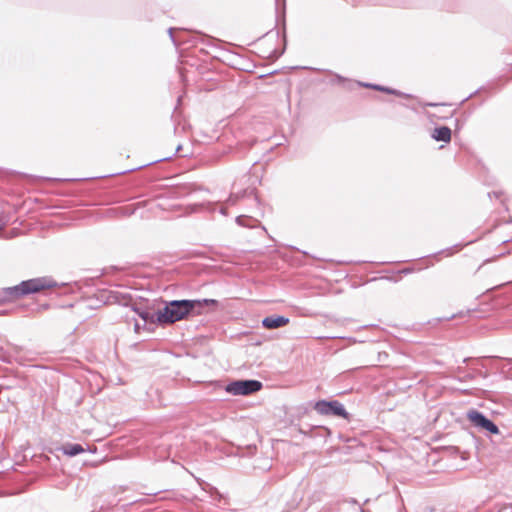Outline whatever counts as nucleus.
I'll list each match as a JSON object with an SVG mask.
<instances>
[{
	"label": "nucleus",
	"mask_w": 512,
	"mask_h": 512,
	"mask_svg": "<svg viewBox=\"0 0 512 512\" xmlns=\"http://www.w3.org/2000/svg\"><path fill=\"white\" fill-rule=\"evenodd\" d=\"M199 300H174L167 302L163 309L156 314L149 311H138V315L145 322H157L160 324H172L184 319L196 306L200 305Z\"/></svg>",
	"instance_id": "obj_1"
},
{
	"label": "nucleus",
	"mask_w": 512,
	"mask_h": 512,
	"mask_svg": "<svg viewBox=\"0 0 512 512\" xmlns=\"http://www.w3.org/2000/svg\"><path fill=\"white\" fill-rule=\"evenodd\" d=\"M204 303H205V304L215 303V300H208V299H205V300H204Z\"/></svg>",
	"instance_id": "obj_9"
},
{
	"label": "nucleus",
	"mask_w": 512,
	"mask_h": 512,
	"mask_svg": "<svg viewBox=\"0 0 512 512\" xmlns=\"http://www.w3.org/2000/svg\"><path fill=\"white\" fill-rule=\"evenodd\" d=\"M262 384L256 380H239L226 386V392L232 395H249L261 389Z\"/></svg>",
	"instance_id": "obj_2"
},
{
	"label": "nucleus",
	"mask_w": 512,
	"mask_h": 512,
	"mask_svg": "<svg viewBox=\"0 0 512 512\" xmlns=\"http://www.w3.org/2000/svg\"><path fill=\"white\" fill-rule=\"evenodd\" d=\"M314 408L321 415H335L343 418L348 417L344 406L338 401H318Z\"/></svg>",
	"instance_id": "obj_3"
},
{
	"label": "nucleus",
	"mask_w": 512,
	"mask_h": 512,
	"mask_svg": "<svg viewBox=\"0 0 512 512\" xmlns=\"http://www.w3.org/2000/svg\"><path fill=\"white\" fill-rule=\"evenodd\" d=\"M289 323V319L284 316H269L262 320V325L267 329H276Z\"/></svg>",
	"instance_id": "obj_6"
},
{
	"label": "nucleus",
	"mask_w": 512,
	"mask_h": 512,
	"mask_svg": "<svg viewBox=\"0 0 512 512\" xmlns=\"http://www.w3.org/2000/svg\"><path fill=\"white\" fill-rule=\"evenodd\" d=\"M52 286V282L45 278L31 279L23 281L19 286L15 287V291L18 295H25L29 293H35L40 290L49 288Z\"/></svg>",
	"instance_id": "obj_4"
},
{
	"label": "nucleus",
	"mask_w": 512,
	"mask_h": 512,
	"mask_svg": "<svg viewBox=\"0 0 512 512\" xmlns=\"http://www.w3.org/2000/svg\"><path fill=\"white\" fill-rule=\"evenodd\" d=\"M62 451L67 456H76L82 452H84V449L79 444H67L63 446Z\"/></svg>",
	"instance_id": "obj_8"
},
{
	"label": "nucleus",
	"mask_w": 512,
	"mask_h": 512,
	"mask_svg": "<svg viewBox=\"0 0 512 512\" xmlns=\"http://www.w3.org/2000/svg\"><path fill=\"white\" fill-rule=\"evenodd\" d=\"M432 137L437 141L449 142L451 139V130L448 127L436 128Z\"/></svg>",
	"instance_id": "obj_7"
},
{
	"label": "nucleus",
	"mask_w": 512,
	"mask_h": 512,
	"mask_svg": "<svg viewBox=\"0 0 512 512\" xmlns=\"http://www.w3.org/2000/svg\"><path fill=\"white\" fill-rule=\"evenodd\" d=\"M6 225V223L2 220H0V230Z\"/></svg>",
	"instance_id": "obj_10"
},
{
	"label": "nucleus",
	"mask_w": 512,
	"mask_h": 512,
	"mask_svg": "<svg viewBox=\"0 0 512 512\" xmlns=\"http://www.w3.org/2000/svg\"><path fill=\"white\" fill-rule=\"evenodd\" d=\"M467 419L475 426L482 430H486L491 434H498V427L486 418L482 413L477 410H469L467 412Z\"/></svg>",
	"instance_id": "obj_5"
}]
</instances>
